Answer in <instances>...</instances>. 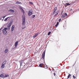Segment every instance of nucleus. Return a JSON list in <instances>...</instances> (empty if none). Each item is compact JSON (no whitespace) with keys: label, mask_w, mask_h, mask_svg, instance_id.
<instances>
[{"label":"nucleus","mask_w":79,"mask_h":79,"mask_svg":"<svg viewBox=\"0 0 79 79\" xmlns=\"http://www.w3.org/2000/svg\"><path fill=\"white\" fill-rule=\"evenodd\" d=\"M56 10H57V8L55 7L54 8V11L53 12V14H55V13L56 14L54 16V17H56L58 15V13H59V11H56Z\"/></svg>","instance_id":"1"},{"label":"nucleus","mask_w":79,"mask_h":79,"mask_svg":"<svg viewBox=\"0 0 79 79\" xmlns=\"http://www.w3.org/2000/svg\"><path fill=\"white\" fill-rule=\"evenodd\" d=\"M6 61H5L2 63V66H1L2 69H3L5 68V64H6Z\"/></svg>","instance_id":"2"},{"label":"nucleus","mask_w":79,"mask_h":79,"mask_svg":"<svg viewBox=\"0 0 79 79\" xmlns=\"http://www.w3.org/2000/svg\"><path fill=\"white\" fill-rule=\"evenodd\" d=\"M7 30V28H5L2 30V32L4 34H6L7 32L6 31Z\"/></svg>","instance_id":"3"},{"label":"nucleus","mask_w":79,"mask_h":79,"mask_svg":"<svg viewBox=\"0 0 79 79\" xmlns=\"http://www.w3.org/2000/svg\"><path fill=\"white\" fill-rule=\"evenodd\" d=\"M32 15V10H30L28 12V16H31Z\"/></svg>","instance_id":"4"},{"label":"nucleus","mask_w":79,"mask_h":79,"mask_svg":"<svg viewBox=\"0 0 79 79\" xmlns=\"http://www.w3.org/2000/svg\"><path fill=\"white\" fill-rule=\"evenodd\" d=\"M23 25L24 26L25 24V17L24 16L23 17Z\"/></svg>","instance_id":"5"},{"label":"nucleus","mask_w":79,"mask_h":79,"mask_svg":"<svg viewBox=\"0 0 79 79\" xmlns=\"http://www.w3.org/2000/svg\"><path fill=\"white\" fill-rule=\"evenodd\" d=\"M45 51L43 52V53L42 54V58L43 59L45 58Z\"/></svg>","instance_id":"6"},{"label":"nucleus","mask_w":79,"mask_h":79,"mask_svg":"<svg viewBox=\"0 0 79 79\" xmlns=\"http://www.w3.org/2000/svg\"><path fill=\"white\" fill-rule=\"evenodd\" d=\"M67 16V14L66 13H65L62 16V18H65V17H66Z\"/></svg>","instance_id":"7"},{"label":"nucleus","mask_w":79,"mask_h":79,"mask_svg":"<svg viewBox=\"0 0 79 79\" xmlns=\"http://www.w3.org/2000/svg\"><path fill=\"white\" fill-rule=\"evenodd\" d=\"M14 27H15V26L14 25H13L11 28V31H14Z\"/></svg>","instance_id":"8"},{"label":"nucleus","mask_w":79,"mask_h":79,"mask_svg":"<svg viewBox=\"0 0 79 79\" xmlns=\"http://www.w3.org/2000/svg\"><path fill=\"white\" fill-rule=\"evenodd\" d=\"M18 42L17 41L16 42H15V48H16V47L18 46Z\"/></svg>","instance_id":"9"},{"label":"nucleus","mask_w":79,"mask_h":79,"mask_svg":"<svg viewBox=\"0 0 79 79\" xmlns=\"http://www.w3.org/2000/svg\"><path fill=\"white\" fill-rule=\"evenodd\" d=\"M8 52V49L7 48L5 50L4 53H7Z\"/></svg>","instance_id":"10"},{"label":"nucleus","mask_w":79,"mask_h":79,"mask_svg":"<svg viewBox=\"0 0 79 79\" xmlns=\"http://www.w3.org/2000/svg\"><path fill=\"white\" fill-rule=\"evenodd\" d=\"M6 16H1V18H1V20H2V21H3V19H4L5 18V17H6Z\"/></svg>","instance_id":"11"},{"label":"nucleus","mask_w":79,"mask_h":79,"mask_svg":"<svg viewBox=\"0 0 79 79\" xmlns=\"http://www.w3.org/2000/svg\"><path fill=\"white\" fill-rule=\"evenodd\" d=\"M0 77H5V76H4V75H3V74H1L0 75Z\"/></svg>","instance_id":"12"},{"label":"nucleus","mask_w":79,"mask_h":79,"mask_svg":"<svg viewBox=\"0 0 79 79\" xmlns=\"http://www.w3.org/2000/svg\"><path fill=\"white\" fill-rule=\"evenodd\" d=\"M10 11H11V12H12V13H14L15 12V10L12 9L10 10Z\"/></svg>","instance_id":"13"},{"label":"nucleus","mask_w":79,"mask_h":79,"mask_svg":"<svg viewBox=\"0 0 79 79\" xmlns=\"http://www.w3.org/2000/svg\"><path fill=\"white\" fill-rule=\"evenodd\" d=\"M10 17H8L6 18L4 20V21H6L7 19H8V18H10Z\"/></svg>","instance_id":"14"},{"label":"nucleus","mask_w":79,"mask_h":79,"mask_svg":"<svg viewBox=\"0 0 79 79\" xmlns=\"http://www.w3.org/2000/svg\"><path fill=\"white\" fill-rule=\"evenodd\" d=\"M9 75L5 74V76H4V77H9Z\"/></svg>","instance_id":"15"},{"label":"nucleus","mask_w":79,"mask_h":79,"mask_svg":"<svg viewBox=\"0 0 79 79\" xmlns=\"http://www.w3.org/2000/svg\"><path fill=\"white\" fill-rule=\"evenodd\" d=\"M21 2L18 1L16 3V4H21Z\"/></svg>","instance_id":"16"},{"label":"nucleus","mask_w":79,"mask_h":79,"mask_svg":"<svg viewBox=\"0 0 79 79\" xmlns=\"http://www.w3.org/2000/svg\"><path fill=\"white\" fill-rule=\"evenodd\" d=\"M38 35V34H35V35H34L33 36V38H35L36 37H37V36Z\"/></svg>","instance_id":"17"},{"label":"nucleus","mask_w":79,"mask_h":79,"mask_svg":"<svg viewBox=\"0 0 79 79\" xmlns=\"http://www.w3.org/2000/svg\"><path fill=\"white\" fill-rule=\"evenodd\" d=\"M43 64H40V65H39V66L40 67H42V66H43Z\"/></svg>","instance_id":"18"},{"label":"nucleus","mask_w":79,"mask_h":79,"mask_svg":"<svg viewBox=\"0 0 79 79\" xmlns=\"http://www.w3.org/2000/svg\"><path fill=\"white\" fill-rule=\"evenodd\" d=\"M71 5V4H69V3H67L65 4L66 6H68V5Z\"/></svg>","instance_id":"19"},{"label":"nucleus","mask_w":79,"mask_h":79,"mask_svg":"<svg viewBox=\"0 0 79 79\" xmlns=\"http://www.w3.org/2000/svg\"><path fill=\"white\" fill-rule=\"evenodd\" d=\"M71 76V75L69 74L68 76L67 79H69V77H70V76Z\"/></svg>","instance_id":"20"},{"label":"nucleus","mask_w":79,"mask_h":79,"mask_svg":"<svg viewBox=\"0 0 79 79\" xmlns=\"http://www.w3.org/2000/svg\"><path fill=\"white\" fill-rule=\"evenodd\" d=\"M59 24V22H57L56 24L55 25L56 27H57V26Z\"/></svg>","instance_id":"21"},{"label":"nucleus","mask_w":79,"mask_h":79,"mask_svg":"<svg viewBox=\"0 0 79 79\" xmlns=\"http://www.w3.org/2000/svg\"><path fill=\"white\" fill-rule=\"evenodd\" d=\"M29 4H30V5H33V3H32V2H29Z\"/></svg>","instance_id":"22"},{"label":"nucleus","mask_w":79,"mask_h":79,"mask_svg":"<svg viewBox=\"0 0 79 79\" xmlns=\"http://www.w3.org/2000/svg\"><path fill=\"white\" fill-rule=\"evenodd\" d=\"M50 34H51V31H49L48 33V35H50Z\"/></svg>","instance_id":"23"},{"label":"nucleus","mask_w":79,"mask_h":79,"mask_svg":"<svg viewBox=\"0 0 79 79\" xmlns=\"http://www.w3.org/2000/svg\"><path fill=\"white\" fill-rule=\"evenodd\" d=\"M21 10H22V11L23 12V13H24V10H23V9H21Z\"/></svg>","instance_id":"24"},{"label":"nucleus","mask_w":79,"mask_h":79,"mask_svg":"<svg viewBox=\"0 0 79 79\" xmlns=\"http://www.w3.org/2000/svg\"><path fill=\"white\" fill-rule=\"evenodd\" d=\"M73 77L74 79H75L76 78V77H75L73 75Z\"/></svg>","instance_id":"25"},{"label":"nucleus","mask_w":79,"mask_h":79,"mask_svg":"<svg viewBox=\"0 0 79 79\" xmlns=\"http://www.w3.org/2000/svg\"><path fill=\"white\" fill-rule=\"evenodd\" d=\"M25 28H26V27H23L22 29H25Z\"/></svg>","instance_id":"26"},{"label":"nucleus","mask_w":79,"mask_h":79,"mask_svg":"<svg viewBox=\"0 0 79 79\" xmlns=\"http://www.w3.org/2000/svg\"><path fill=\"white\" fill-rule=\"evenodd\" d=\"M35 15H33L32 16V18H34V17H35Z\"/></svg>","instance_id":"27"},{"label":"nucleus","mask_w":79,"mask_h":79,"mask_svg":"<svg viewBox=\"0 0 79 79\" xmlns=\"http://www.w3.org/2000/svg\"><path fill=\"white\" fill-rule=\"evenodd\" d=\"M61 19H60L59 20V22H60V21H61Z\"/></svg>","instance_id":"28"},{"label":"nucleus","mask_w":79,"mask_h":79,"mask_svg":"<svg viewBox=\"0 0 79 79\" xmlns=\"http://www.w3.org/2000/svg\"><path fill=\"white\" fill-rule=\"evenodd\" d=\"M70 4H71V5L73 4V3L71 2V3H70Z\"/></svg>","instance_id":"29"},{"label":"nucleus","mask_w":79,"mask_h":79,"mask_svg":"<svg viewBox=\"0 0 79 79\" xmlns=\"http://www.w3.org/2000/svg\"><path fill=\"white\" fill-rule=\"evenodd\" d=\"M1 18H2V19H3V18H2V17H1L0 18V20H1Z\"/></svg>","instance_id":"30"},{"label":"nucleus","mask_w":79,"mask_h":79,"mask_svg":"<svg viewBox=\"0 0 79 79\" xmlns=\"http://www.w3.org/2000/svg\"><path fill=\"white\" fill-rule=\"evenodd\" d=\"M11 24H12L11 23H9L10 25H11Z\"/></svg>","instance_id":"31"},{"label":"nucleus","mask_w":79,"mask_h":79,"mask_svg":"<svg viewBox=\"0 0 79 79\" xmlns=\"http://www.w3.org/2000/svg\"><path fill=\"white\" fill-rule=\"evenodd\" d=\"M20 66H21V63H20Z\"/></svg>","instance_id":"32"},{"label":"nucleus","mask_w":79,"mask_h":79,"mask_svg":"<svg viewBox=\"0 0 79 79\" xmlns=\"http://www.w3.org/2000/svg\"><path fill=\"white\" fill-rule=\"evenodd\" d=\"M54 76H55V75H56V74H55V73H54Z\"/></svg>","instance_id":"33"},{"label":"nucleus","mask_w":79,"mask_h":79,"mask_svg":"<svg viewBox=\"0 0 79 79\" xmlns=\"http://www.w3.org/2000/svg\"><path fill=\"white\" fill-rule=\"evenodd\" d=\"M44 66H47V65H44Z\"/></svg>","instance_id":"34"},{"label":"nucleus","mask_w":79,"mask_h":79,"mask_svg":"<svg viewBox=\"0 0 79 79\" xmlns=\"http://www.w3.org/2000/svg\"><path fill=\"white\" fill-rule=\"evenodd\" d=\"M1 34L0 33V35H1Z\"/></svg>","instance_id":"35"},{"label":"nucleus","mask_w":79,"mask_h":79,"mask_svg":"<svg viewBox=\"0 0 79 79\" xmlns=\"http://www.w3.org/2000/svg\"><path fill=\"white\" fill-rule=\"evenodd\" d=\"M53 71H54V70H53Z\"/></svg>","instance_id":"36"}]
</instances>
